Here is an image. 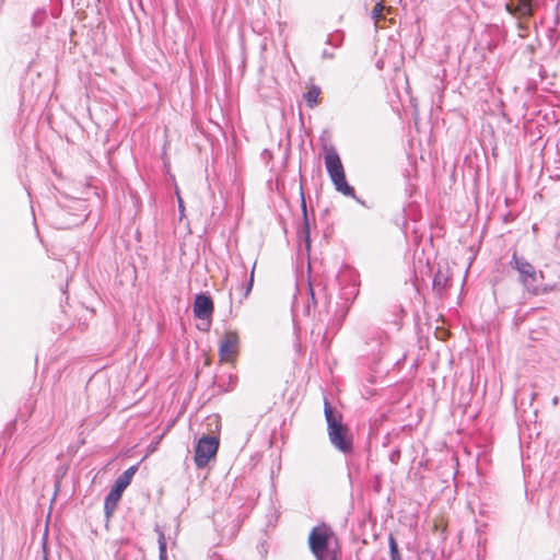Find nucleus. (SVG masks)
Wrapping results in <instances>:
<instances>
[{
	"label": "nucleus",
	"instance_id": "f03ea898",
	"mask_svg": "<svg viewBox=\"0 0 560 560\" xmlns=\"http://www.w3.org/2000/svg\"><path fill=\"white\" fill-rule=\"evenodd\" d=\"M310 550L316 560H338L337 537L332 528L322 523L310 533Z\"/></svg>",
	"mask_w": 560,
	"mask_h": 560
},
{
	"label": "nucleus",
	"instance_id": "b1692460",
	"mask_svg": "<svg viewBox=\"0 0 560 560\" xmlns=\"http://www.w3.org/2000/svg\"><path fill=\"white\" fill-rule=\"evenodd\" d=\"M380 338H381V339H382V338H385V339H386V338H387V336H386L385 334H383V332H382V334L380 335Z\"/></svg>",
	"mask_w": 560,
	"mask_h": 560
},
{
	"label": "nucleus",
	"instance_id": "f8f14e48",
	"mask_svg": "<svg viewBox=\"0 0 560 560\" xmlns=\"http://www.w3.org/2000/svg\"><path fill=\"white\" fill-rule=\"evenodd\" d=\"M320 94V89L316 85H312L307 92L304 93L303 97L310 108H313L317 105V100Z\"/></svg>",
	"mask_w": 560,
	"mask_h": 560
},
{
	"label": "nucleus",
	"instance_id": "5701e85b",
	"mask_svg": "<svg viewBox=\"0 0 560 560\" xmlns=\"http://www.w3.org/2000/svg\"><path fill=\"white\" fill-rule=\"evenodd\" d=\"M178 203H179L180 211H183L184 210L183 200L179 197H178Z\"/></svg>",
	"mask_w": 560,
	"mask_h": 560
},
{
	"label": "nucleus",
	"instance_id": "ddd939ff",
	"mask_svg": "<svg viewBox=\"0 0 560 560\" xmlns=\"http://www.w3.org/2000/svg\"><path fill=\"white\" fill-rule=\"evenodd\" d=\"M158 534V544H159V560H167V551H166V539L162 529L159 527L155 528Z\"/></svg>",
	"mask_w": 560,
	"mask_h": 560
},
{
	"label": "nucleus",
	"instance_id": "412c9836",
	"mask_svg": "<svg viewBox=\"0 0 560 560\" xmlns=\"http://www.w3.org/2000/svg\"><path fill=\"white\" fill-rule=\"evenodd\" d=\"M323 57H324V58H332V57H334V55H332V54H330V52H328L327 50H324V51H323Z\"/></svg>",
	"mask_w": 560,
	"mask_h": 560
},
{
	"label": "nucleus",
	"instance_id": "20e7f679",
	"mask_svg": "<svg viewBox=\"0 0 560 560\" xmlns=\"http://www.w3.org/2000/svg\"><path fill=\"white\" fill-rule=\"evenodd\" d=\"M324 160L327 173L335 189L343 196L353 198L363 205V202L357 197L354 188L347 182L345 168L338 152L334 148H330L325 154Z\"/></svg>",
	"mask_w": 560,
	"mask_h": 560
},
{
	"label": "nucleus",
	"instance_id": "4be33fe9",
	"mask_svg": "<svg viewBox=\"0 0 560 560\" xmlns=\"http://www.w3.org/2000/svg\"><path fill=\"white\" fill-rule=\"evenodd\" d=\"M310 294H311V301H312V304L314 305L315 304V301H314V292H313V289L310 287Z\"/></svg>",
	"mask_w": 560,
	"mask_h": 560
},
{
	"label": "nucleus",
	"instance_id": "39448f33",
	"mask_svg": "<svg viewBox=\"0 0 560 560\" xmlns=\"http://www.w3.org/2000/svg\"><path fill=\"white\" fill-rule=\"evenodd\" d=\"M138 464L130 466L115 480L114 487L105 498L104 510L106 515H110L117 508V503L121 497L122 491L130 485L132 477L138 470Z\"/></svg>",
	"mask_w": 560,
	"mask_h": 560
},
{
	"label": "nucleus",
	"instance_id": "4468645a",
	"mask_svg": "<svg viewBox=\"0 0 560 560\" xmlns=\"http://www.w3.org/2000/svg\"><path fill=\"white\" fill-rule=\"evenodd\" d=\"M390 560H401L396 539L390 535L388 539Z\"/></svg>",
	"mask_w": 560,
	"mask_h": 560
},
{
	"label": "nucleus",
	"instance_id": "aec40b11",
	"mask_svg": "<svg viewBox=\"0 0 560 560\" xmlns=\"http://www.w3.org/2000/svg\"><path fill=\"white\" fill-rule=\"evenodd\" d=\"M253 281H254V270H252L250 279H249V282L247 285V293L252 290Z\"/></svg>",
	"mask_w": 560,
	"mask_h": 560
},
{
	"label": "nucleus",
	"instance_id": "c85d7f7f",
	"mask_svg": "<svg viewBox=\"0 0 560 560\" xmlns=\"http://www.w3.org/2000/svg\"><path fill=\"white\" fill-rule=\"evenodd\" d=\"M43 560H48V559H47V557H44V559H43Z\"/></svg>",
	"mask_w": 560,
	"mask_h": 560
},
{
	"label": "nucleus",
	"instance_id": "1a4fd4ad",
	"mask_svg": "<svg viewBox=\"0 0 560 560\" xmlns=\"http://www.w3.org/2000/svg\"><path fill=\"white\" fill-rule=\"evenodd\" d=\"M238 335L236 331L229 330L224 334L219 345V357L221 361H231L238 351Z\"/></svg>",
	"mask_w": 560,
	"mask_h": 560
},
{
	"label": "nucleus",
	"instance_id": "a878e982",
	"mask_svg": "<svg viewBox=\"0 0 560 560\" xmlns=\"http://www.w3.org/2000/svg\"><path fill=\"white\" fill-rule=\"evenodd\" d=\"M335 43H336V44H335V46H336V47H337V46H339V42H338V39H335Z\"/></svg>",
	"mask_w": 560,
	"mask_h": 560
},
{
	"label": "nucleus",
	"instance_id": "a211bd4d",
	"mask_svg": "<svg viewBox=\"0 0 560 560\" xmlns=\"http://www.w3.org/2000/svg\"><path fill=\"white\" fill-rule=\"evenodd\" d=\"M400 457V452L398 450L393 451L389 455V459L393 464H397Z\"/></svg>",
	"mask_w": 560,
	"mask_h": 560
},
{
	"label": "nucleus",
	"instance_id": "2eb2a0df",
	"mask_svg": "<svg viewBox=\"0 0 560 560\" xmlns=\"http://www.w3.org/2000/svg\"><path fill=\"white\" fill-rule=\"evenodd\" d=\"M46 18V12L44 10H37L32 16L33 26H39L44 22Z\"/></svg>",
	"mask_w": 560,
	"mask_h": 560
},
{
	"label": "nucleus",
	"instance_id": "6e6552de",
	"mask_svg": "<svg viewBox=\"0 0 560 560\" xmlns=\"http://www.w3.org/2000/svg\"><path fill=\"white\" fill-rule=\"evenodd\" d=\"M539 7V0H506L505 9L514 18L526 20L534 15Z\"/></svg>",
	"mask_w": 560,
	"mask_h": 560
},
{
	"label": "nucleus",
	"instance_id": "bb28decb",
	"mask_svg": "<svg viewBox=\"0 0 560 560\" xmlns=\"http://www.w3.org/2000/svg\"><path fill=\"white\" fill-rule=\"evenodd\" d=\"M335 43H336V44H335V46H336V47H337V46H339V42H338V39H335Z\"/></svg>",
	"mask_w": 560,
	"mask_h": 560
},
{
	"label": "nucleus",
	"instance_id": "6ab92c4d",
	"mask_svg": "<svg viewBox=\"0 0 560 560\" xmlns=\"http://www.w3.org/2000/svg\"><path fill=\"white\" fill-rule=\"evenodd\" d=\"M556 33H557V31H556V26L550 27V28L548 30V37H549V39H550L551 42L556 39Z\"/></svg>",
	"mask_w": 560,
	"mask_h": 560
},
{
	"label": "nucleus",
	"instance_id": "0eeeda50",
	"mask_svg": "<svg viewBox=\"0 0 560 560\" xmlns=\"http://www.w3.org/2000/svg\"><path fill=\"white\" fill-rule=\"evenodd\" d=\"M219 448V439L215 436L205 435L199 439L196 448L194 460L197 468H203L208 465L210 459L215 456Z\"/></svg>",
	"mask_w": 560,
	"mask_h": 560
},
{
	"label": "nucleus",
	"instance_id": "9d476101",
	"mask_svg": "<svg viewBox=\"0 0 560 560\" xmlns=\"http://www.w3.org/2000/svg\"><path fill=\"white\" fill-rule=\"evenodd\" d=\"M301 212H302V226L298 231L299 237L303 241L306 252L311 248V220L307 213L306 200L303 187H300Z\"/></svg>",
	"mask_w": 560,
	"mask_h": 560
},
{
	"label": "nucleus",
	"instance_id": "f3484780",
	"mask_svg": "<svg viewBox=\"0 0 560 560\" xmlns=\"http://www.w3.org/2000/svg\"><path fill=\"white\" fill-rule=\"evenodd\" d=\"M383 5L381 3H377L374 9L372 10V18L377 20L382 15Z\"/></svg>",
	"mask_w": 560,
	"mask_h": 560
},
{
	"label": "nucleus",
	"instance_id": "dca6fc26",
	"mask_svg": "<svg viewBox=\"0 0 560 560\" xmlns=\"http://www.w3.org/2000/svg\"><path fill=\"white\" fill-rule=\"evenodd\" d=\"M517 28H518V36L524 38L528 35V25L523 22L522 20H520V22L517 23Z\"/></svg>",
	"mask_w": 560,
	"mask_h": 560
},
{
	"label": "nucleus",
	"instance_id": "393cba45",
	"mask_svg": "<svg viewBox=\"0 0 560 560\" xmlns=\"http://www.w3.org/2000/svg\"><path fill=\"white\" fill-rule=\"evenodd\" d=\"M310 307H311V305H310V304H307V306H306V313H307V314L310 313Z\"/></svg>",
	"mask_w": 560,
	"mask_h": 560
},
{
	"label": "nucleus",
	"instance_id": "9b49d317",
	"mask_svg": "<svg viewBox=\"0 0 560 560\" xmlns=\"http://www.w3.org/2000/svg\"><path fill=\"white\" fill-rule=\"evenodd\" d=\"M450 281L451 279L445 272H443L442 270H438L432 281L433 291L439 295H442L443 292L450 285Z\"/></svg>",
	"mask_w": 560,
	"mask_h": 560
},
{
	"label": "nucleus",
	"instance_id": "cd10ccee",
	"mask_svg": "<svg viewBox=\"0 0 560 560\" xmlns=\"http://www.w3.org/2000/svg\"><path fill=\"white\" fill-rule=\"evenodd\" d=\"M559 23V18H556L555 24L557 25Z\"/></svg>",
	"mask_w": 560,
	"mask_h": 560
},
{
	"label": "nucleus",
	"instance_id": "f257e3e1",
	"mask_svg": "<svg viewBox=\"0 0 560 560\" xmlns=\"http://www.w3.org/2000/svg\"><path fill=\"white\" fill-rule=\"evenodd\" d=\"M324 415L331 445L346 455L351 454L353 451L352 436L342 423V415L334 410L327 398L324 400Z\"/></svg>",
	"mask_w": 560,
	"mask_h": 560
},
{
	"label": "nucleus",
	"instance_id": "423d86ee",
	"mask_svg": "<svg viewBox=\"0 0 560 560\" xmlns=\"http://www.w3.org/2000/svg\"><path fill=\"white\" fill-rule=\"evenodd\" d=\"M192 311L195 317L202 320L201 325H197L198 329L208 331L211 326V318L214 311L211 296L206 293L197 294L194 300Z\"/></svg>",
	"mask_w": 560,
	"mask_h": 560
},
{
	"label": "nucleus",
	"instance_id": "7ed1b4c3",
	"mask_svg": "<svg viewBox=\"0 0 560 560\" xmlns=\"http://www.w3.org/2000/svg\"><path fill=\"white\" fill-rule=\"evenodd\" d=\"M510 265L518 272V281L527 293L540 295L548 291L540 283L544 279V273L537 271L525 257L518 256L517 253L514 252Z\"/></svg>",
	"mask_w": 560,
	"mask_h": 560
}]
</instances>
